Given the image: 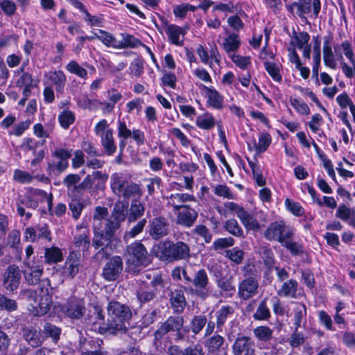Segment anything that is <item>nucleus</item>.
I'll return each instance as SVG.
<instances>
[{"label": "nucleus", "mask_w": 355, "mask_h": 355, "mask_svg": "<svg viewBox=\"0 0 355 355\" xmlns=\"http://www.w3.org/2000/svg\"><path fill=\"white\" fill-rule=\"evenodd\" d=\"M240 44L241 42L238 35L231 34L225 38L223 46L225 50L230 53L237 50L239 48Z\"/></svg>", "instance_id": "864d4df0"}, {"label": "nucleus", "mask_w": 355, "mask_h": 355, "mask_svg": "<svg viewBox=\"0 0 355 355\" xmlns=\"http://www.w3.org/2000/svg\"><path fill=\"white\" fill-rule=\"evenodd\" d=\"M202 88L205 92L208 105L216 110H221L224 103L223 96L213 87H209L202 85Z\"/></svg>", "instance_id": "b1692460"}, {"label": "nucleus", "mask_w": 355, "mask_h": 355, "mask_svg": "<svg viewBox=\"0 0 355 355\" xmlns=\"http://www.w3.org/2000/svg\"><path fill=\"white\" fill-rule=\"evenodd\" d=\"M311 0H299L294 2L290 6V9L297 8V14L300 17H302L304 15L311 12Z\"/></svg>", "instance_id": "a18cd8bd"}, {"label": "nucleus", "mask_w": 355, "mask_h": 355, "mask_svg": "<svg viewBox=\"0 0 355 355\" xmlns=\"http://www.w3.org/2000/svg\"><path fill=\"white\" fill-rule=\"evenodd\" d=\"M155 297L156 293L154 291L140 289L137 292V297L141 304L151 302Z\"/></svg>", "instance_id": "0e129e2a"}, {"label": "nucleus", "mask_w": 355, "mask_h": 355, "mask_svg": "<svg viewBox=\"0 0 355 355\" xmlns=\"http://www.w3.org/2000/svg\"><path fill=\"white\" fill-rule=\"evenodd\" d=\"M224 228L228 233L236 237L243 236V231L235 219L227 220L224 225Z\"/></svg>", "instance_id": "de8ad7c7"}, {"label": "nucleus", "mask_w": 355, "mask_h": 355, "mask_svg": "<svg viewBox=\"0 0 355 355\" xmlns=\"http://www.w3.org/2000/svg\"><path fill=\"white\" fill-rule=\"evenodd\" d=\"M207 322V317L205 315H196L191 322V329L193 334H198Z\"/></svg>", "instance_id": "5fc2aeb1"}, {"label": "nucleus", "mask_w": 355, "mask_h": 355, "mask_svg": "<svg viewBox=\"0 0 355 355\" xmlns=\"http://www.w3.org/2000/svg\"><path fill=\"white\" fill-rule=\"evenodd\" d=\"M43 271V266L31 265L28 262L26 263V268L24 270L25 280L30 285H36L40 282Z\"/></svg>", "instance_id": "393cba45"}, {"label": "nucleus", "mask_w": 355, "mask_h": 355, "mask_svg": "<svg viewBox=\"0 0 355 355\" xmlns=\"http://www.w3.org/2000/svg\"><path fill=\"white\" fill-rule=\"evenodd\" d=\"M75 113L67 109L63 110L58 115L60 125L65 130L68 129L75 122Z\"/></svg>", "instance_id": "58836bf2"}, {"label": "nucleus", "mask_w": 355, "mask_h": 355, "mask_svg": "<svg viewBox=\"0 0 355 355\" xmlns=\"http://www.w3.org/2000/svg\"><path fill=\"white\" fill-rule=\"evenodd\" d=\"M128 205L122 201H118L114 204L112 214V220L120 224L127 218Z\"/></svg>", "instance_id": "f704fd0d"}, {"label": "nucleus", "mask_w": 355, "mask_h": 355, "mask_svg": "<svg viewBox=\"0 0 355 355\" xmlns=\"http://www.w3.org/2000/svg\"><path fill=\"white\" fill-rule=\"evenodd\" d=\"M21 333L23 338L32 347L41 346L44 341L40 330L34 326H24L21 329Z\"/></svg>", "instance_id": "412c9836"}, {"label": "nucleus", "mask_w": 355, "mask_h": 355, "mask_svg": "<svg viewBox=\"0 0 355 355\" xmlns=\"http://www.w3.org/2000/svg\"><path fill=\"white\" fill-rule=\"evenodd\" d=\"M79 259L78 254L76 252H71L68 256L64 267L63 268V273L65 277L73 278L79 270Z\"/></svg>", "instance_id": "cd10ccee"}, {"label": "nucleus", "mask_w": 355, "mask_h": 355, "mask_svg": "<svg viewBox=\"0 0 355 355\" xmlns=\"http://www.w3.org/2000/svg\"><path fill=\"white\" fill-rule=\"evenodd\" d=\"M292 238L284 239V241L281 243L282 245L286 248L293 256L302 255L303 254V246L300 243L293 241Z\"/></svg>", "instance_id": "37998d69"}, {"label": "nucleus", "mask_w": 355, "mask_h": 355, "mask_svg": "<svg viewBox=\"0 0 355 355\" xmlns=\"http://www.w3.org/2000/svg\"><path fill=\"white\" fill-rule=\"evenodd\" d=\"M0 7L2 11L9 17L15 15L17 6L12 0H0Z\"/></svg>", "instance_id": "774afa93"}, {"label": "nucleus", "mask_w": 355, "mask_h": 355, "mask_svg": "<svg viewBox=\"0 0 355 355\" xmlns=\"http://www.w3.org/2000/svg\"><path fill=\"white\" fill-rule=\"evenodd\" d=\"M21 278V270L17 266L12 264L8 266L3 275L5 289L11 292L16 291L19 286Z\"/></svg>", "instance_id": "2eb2a0df"}, {"label": "nucleus", "mask_w": 355, "mask_h": 355, "mask_svg": "<svg viewBox=\"0 0 355 355\" xmlns=\"http://www.w3.org/2000/svg\"><path fill=\"white\" fill-rule=\"evenodd\" d=\"M232 352L234 355H255V343L249 336H239L233 343Z\"/></svg>", "instance_id": "a211bd4d"}, {"label": "nucleus", "mask_w": 355, "mask_h": 355, "mask_svg": "<svg viewBox=\"0 0 355 355\" xmlns=\"http://www.w3.org/2000/svg\"><path fill=\"white\" fill-rule=\"evenodd\" d=\"M163 28L171 44L179 46H183L184 37L186 34V31L183 28L168 24L166 20L163 21Z\"/></svg>", "instance_id": "aec40b11"}, {"label": "nucleus", "mask_w": 355, "mask_h": 355, "mask_svg": "<svg viewBox=\"0 0 355 355\" xmlns=\"http://www.w3.org/2000/svg\"><path fill=\"white\" fill-rule=\"evenodd\" d=\"M122 40H117L116 49H127V48H136L139 46L143 45L142 42L135 36L128 34L121 33Z\"/></svg>", "instance_id": "72a5a7b5"}, {"label": "nucleus", "mask_w": 355, "mask_h": 355, "mask_svg": "<svg viewBox=\"0 0 355 355\" xmlns=\"http://www.w3.org/2000/svg\"><path fill=\"white\" fill-rule=\"evenodd\" d=\"M62 312L73 320L80 319L85 313L86 309L83 300L71 297L61 306Z\"/></svg>", "instance_id": "4468645a"}, {"label": "nucleus", "mask_w": 355, "mask_h": 355, "mask_svg": "<svg viewBox=\"0 0 355 355\" xmlns=\"http://www.w3.org/2000/svg\"><path fill=\"white\" fill-rule=\"evenodd\" d=\"M41 292L44 294V296L39 295L37 292L32 289H24L21 290L19 293V297L27 301L31 302L33 306V315L35 316L44 315L49 311L51 307V300L48 295V288H44L46 286L50 285L49 279L42 280Z\"/></svg>", "instance_id": "20e7f679"}, {"label": "nucleus", "mask_w": 355, "mask_h": 355, "mask_svg": "<svg viewBox=\"0 0 355 355\" xmlns=\"http://www.w3.org/2000/svg\"><path fill=\"white\" fill-rule=\"evenodd\" d=\"M96 39L101 40L106 46L116 49L117 40L110 33L98 30Z\"/></svg>", "instance_id": "09e8293b"}, {"label": "nucleus", "mask_w": 355, "mask_h": 355, "mask_svg": "<svg viewBox=\"0 0 355 355\" xmlns=\"http://www.w3.org/2000/svg\"><path fill=\"white\" fill-rule=\"evenodd\" d=\"M184 319L183 316L171 315L169 316L164 322L161 323L158 329L155 331L154 336L156 340H161L164 336L169 332L175 333V340L180 341L183 340L184 335L181 332L184 327Z\"/></svg>", "instance_id": "6e6552de"}, {"label": "nucleus", "mask_w": 355, "mask_h": 355, "mask_svg": "<svg viewBox=\"0 0 355 355\" xmlns=\"http://www.w3.org/2000/svg\"><path fill=\"white\" fill-rule=\"evenodd\" d=\"M224 341L225 339L223 336L218 334H214L207 340L206 347L210 352H215L219 350L220 347L223 345Z\"/></svg>", "instance_id": "3c124183"}, {"label": "nucleus", "mask_w": 355, "mask_h": 355, "mask_svg": "<svg viewBox=\"0 0 355 355\" xmlns=\"http://www.w3.org/2000/svg\"><path fill=\"white\" fill-rule=\"evenodd\" d=\"M191 284L193 286L184 288V290L191 295H195L202 300L211 295L212 285L205 269L200 268L196 271Z\"/></svg>", "instance_id": "0eeeda50"}, {"label": "nucleus", "mask_w": 355, "mask_h": 355, "mask_svg": "<svg viewBox=\"0 0 355 355\" xmlns=\"http://www.w3.org/2000/svg\"><path fill=\"white\" fill-rule=\"evenodd\" d=\"M49 79L55 85V89L58 92L62 93L65 86L67 78L62 71H55L49 76Z\"/></svg>", "instance_id": "a19ab883"}, {"label": "nucleus", "mask_w": 355, "mask_h": 355, "mask_svg": "<svg viewBox=\"0 0 355 355\" xmlns=\"http://www.w3.org/2000/svg\"><path fill=\"white\" fill-rule=\"evenodd\" d=\"M234 243L232 237L219 238L214 241L212 249L220 253L223 250L233 246Z\"/></svg>", "instance_id": "603ef678"}, {"label": "nucleus", "mask_w": 355, "mask_h": 355, "mask_svg": "<svg viewBox=\"0 0 355 355\" xmlns=\"http://www.w3.org/2000/svg\"><path fill=\"white\" fill-rule=\"evenodd\" d=\"M254 337L259 341L268 342L273 335V330L268 326H259L253 329Z\"/></svg>", "instance_id": "ea45409f"}, {"label": "nucleus", "mask_w": 355, "mask_h": 355, "mask_svg": "<svg viewBox=\"0 0 355 355\" xmlns=\"http://www.w3.org/2000/svg\"><path fill=\"white\" fill-rule=\"evenodd\" d=\"M44 258L46 263L48 264L56 263L62 261L63 254L61 249L58 247L46 248Z\"/></svg>", "instance_id": "c9c22d12"}, {"label": "nucleus", "mask_w": 355, "mask_h": 355, "mask_svg": "<svg viewBox=\"0 0 355 355\" xmlns=\"http://www.w3.org/2000/svg\"><path fill=\"white\" fill-rule=\"evenodd\" d=\"M95 134L101 138V144L105 153L111 156L116 151V145L113 137L114 131L109 128V124L105 119L101 120L94 128Z\"/></svg>", "instance_id": "9d476101"}, {"label": "nucleus", "mask_w": 355, "mask_h": 355, "mask_svg": "<svg viewBox=\"0 0 355 355\" xmlns=\"http://www.w3.org/2000/svg\"><path fill=\"white\" fill-rule=\"evenodd\" d=\"M80 180V174L70 173L65 176L62 184L67 189V196H69V191H72L73 187L78 184Z\"/></svg>", "instance_id": "13d9d810"}, {"label": "nucleus", "mask_w": 355, "mask_h": 355, "mask_svg": "<svg viewBox=\"0 0 355 355\" xmlns=\"http://www.w3.org/2000/svg\"><path fill=\"white\" fill-rule=\"evenodd\" d=\"M237 217L241 220L242 224L246 229L258 230L259 224L252 213L246 211L243 207L240 209Z\"/></svg>", "instance_id": "7c9ffc66"}, {"label": "nucleus", "mask_w": 355, "mask_h": 355, "mask_svg": "<svg viewBox=\"0 0 355 355\" xmlns=\"http://www.w3.org/2000/svg\"><path fill=\"white\" fill-rule=\"evenodd\" d=\"M354 216L355 209H351L345 204L340 205L336 209V217L345 222H349V220Z\"/></svg>", "instance_id": "49530a36"}, {"label": "nucleus", "mask_w": 355, "mask_h": 355, "mask_svg": "<svg viewBox=\"0 0 355 355\" xmlns=\"http://www.w3.org/2000/svg\"><path fill=\"white\" fill-rule=\"evenodd\" d=\"M226 257L236 264H240L244 259V252L238 248H234L226 250Z\"/></svg>", "instance_id": "e2e57ef3"}, {"label": "nucleus", "mask_w": 355, "mask_h": 355, "mask_svg": "<svg viewBox=\"0 0 355 355\" xmlns=\"http://www.w3.org/2000/svg\"><path fill=\"white\" fill-rule=\"evenodd\" d=\"M169 226V223L165 217H155L149 221V235L154 240H159L168 234Z\"/></svg>", "instance_id": "f3484780"}, {"label": "nucleus", "mask_w": 355, "mask_h": 355, "mask_svg": "<svg viewBox=\"0 0 355 355\" xmlns=\"http://www.w3.org/2000/svg\"><path fill=\"white\" fill-rule=\"evenodd\" d=\"M13 180L20 184H28L33 181V177L25 171L15 169L14 171Z\"/></svg>", "instance_id": "bf43d9fd"}, {"label": "nucleus", "mask_w": 355, "mask_h": 355, "mask_svg": "<svg viewBox=\"0 0 355 355\" xmlns=\"http://www.w3.org/2000/svg\"><path fill=\"white\" fill-rule=\"evenodd\" d=\"M195 197L188 193H175L166 197L167 207H173V211L183 209L189 205H184L186 202L194 201Z\"/></svg>", "instance_id": "4be33fe9"}, {"label": "nucleus", "mask_w": 355, "mask_h": 355, "mask_svg": "<svg viewBox=\"0 0 355 355\" xmlns=\"http://www.w3.org/2000/svg\"><path fill=\"white\" fill-rule=\"evenodd\" d=\"M108 314L107 322L104 327H101L106 332L111 334L118 333H126V322H128L132 317L131 308L125 304L112 300L107 306Z\"/></svg>", "instance_id": "f257e3e1"}, {"label": "nucleus", "mask_w": 355, "mask_h": 355, "mask_svg": "<svg viewBox=\"0 0 355 355\" xmlns=\"http://www.w3.org/2000/svg\"><path fill=\"white\" fill-rule=\"evenodd\" d=\"M52 198V193H48L41 189H31L25 196L19 197L16 203L17 213L21 217L25 216L28 220L32 217V213L26 211L25 208L35 210L39 203L44 201L47 202L48 209L51 211Z\"/></svg>", "instance_id": "f03ea898"}, {"label": "nucleus", "mask_w": 355, "mask_h": 355, "mask_svg": "<svg viewBox=\"0 0 355 355\" xmlns=\"http://www.w3.org/2000/svg\"><path fill=\"white\" fill-rule=\"evenodd\" d=\"M271 317L270 311L267 306L266 299L260 302L253 315L255 320H268Z\"/></svg>", "instance_id": "79ce46f5"}, {"label": "nucleus", "mask_w": 355, "mask_h": 355, "mask_svg": "<svg viewBox=\"0 0 355 355\" xmlns=\"http://www.w3.org/2000/svg\"><path fill=\"white\" fill-rule=\"evenodd\" d=\"M259 282L256 275H244L238 284V297L244 301L249 300L259 293Z\"/></svg>", "instance_id": "f8f14e48"}, {"label": "nucleus", "mask_w": 355, "mask_h": 355, "mask_svg": "<svg viewBox=\"0 0 355 355\" xmlns=\"http://www.w3.org/2000/svg\"><path fill=\"white\" fill-rule=\"evenodd\" d=\"M234 312V307L230 305H223L216 311L215 318L217 331H223L225 322L229 318L233 317Z\"/></svg>", "instance_id": "a878e982"}, {"label": "nucleus", "mask_w": 355, "mask_h": 355, "mask_svg": "<svg viewBox=\"0 0 355 355\" xmlns=\"http://www.w3.org/2000/svg\"><path fill=\"white\" fill-rule=\"evenodd\" d=\"M73 245L79 250L83 252L87 251L90 248L89 231L86 229L80 228L73 238Z\"/></svg>", "instance_id": "c756f323"}, {"label": "nucleus", "mask_w": 355, "mask_h": 355, "mask_svg": "<svg viewBox=\"0 0 355 355\" xmlns=\"http://www.w3.org/2000/svg\"><path fill=\"white\" fill-rule=\"evenodd\" d=\"M18 305L15 300L8 298L4 295L0 293V310L12 312L16 311Z\"/></svg>", "instance_id": "4d7b16f0"}, {"label": "nucleus", "mask_w": 355, "mask_h": 355, "mask_svg": "<svg viewBox=\"0 0 355 355\" xmlns=\"http://www.w3.org/2000/svg\"><path fill=\"white\" fill-rule=\"evenodd\" d=\"M146 224V220L143 218L134 225L129 231L125 233V239H132L141 233Z\"/></svg>", "instance_id": "69168bd1"}, {"label": "nucleus", "mask_w": 355, "mask_h": 355, "mask_svg": "<svg viewBox=\"0 0 355 355\" xmlns=\"http://www.w3.org/2000/svg\"><path fill=\"white\" fill-rule=\"evenodd\" d=\"M270 144V135L267 132H263L259 136V143L255 144L256 150L258 153L265 152Z\"/></svg>", "instance_id": "052dcab7"}, {"label": "nucleus", "mask_w": 355, "mask_h": 355, "mask_svg": "<svg viewBox=\"0 0 355 355\" xmlns=\"http://www.w3.org/2000/svg\"><path fill=\"white\" fill-rule=\"evenodd\" d=\"M43 333L46 337H51L53 340L57 341L60 338L61 329L51 323L46 322L44 325Z\"/></svg>", "instance_id": "6e6d98bb"}, {"label": "nucleus", "mask_w": 355, "mask_h": 355, "mask_svg": "<svg viewBox=\"0 0 355 355\" xmlns=\"http://www.w3.org/2000/svg\"><path fill=\"white\" fill-rule=\"evenodd\" d=\"M69 209L71 211L72 217L77 220L80 218L82 211L84 208L83 200L79 198H70Z\"/></svg>", "instance_id": "8fccbe9b"}, {"label": "nucleus", "mask_w": 355, "mask_h": 355, "mask_svg": "<svg viewBox=\"0 0 355 355\" xmlns=\"http://www.w3.org/2000/svg\"><path fill=\"white\" fill-rule=\"evenodd\" d=\"M297 287V280L291 279L283 282L280 288L277 291V294L282 297L296 298Z\"/></svg>", "instance_id": "c85d7f7f"}, {"label": "nucleus", "mask_w": 355, "mask_h": 355, "mask_svg": "<svg viewBox=\"0 0 355 355\" xmlns=\"http://www.w3.org/2000/svg\"><path fill=\"white\" fill-rule=\"evenodd\" d=\"M110 187L116 196L125 200L139 198L143 195L140 186L137 183L128 182L122 173H114L111 175Z\"/></svg>", "instance_id": "39448f33"}, {"label": "nucleus", "mask_w": 355, "mask_h": 355, "mask_svg": "<svg viewBox=\"0 0 355 355\" xmlns=\"http://www.w3.org/2000/svg\"><path fill=\"white\" fill-rule=\"evenodd\" d=\"M264 65L266 70L275 81L280 82L282 80V76L279 73V69L276 64L266 62L264 63Z\"/></svg>", "instance_id": "338daca9"}, {"label": "nucleus", "mask_w": 355, "mask_h": 355, "mask_svg": "<svg viewBox=\"0 0 355 355\" xmlns=\"http://www.w3.org/2000/svg\"><path fill=\"white\" fill-rule=\"evenodd\" d=\"M198 216V212L190 206L185 207L178 213L176 223L182 227H191L196 223Z\"/></svg>", "instance_id": "5701e85b"}, {"label": "nucleus", "mask_w": 355, "mask_h": 355, "mask_svg": "<svg viewBox=\"0 0 355 355\" xmlns=\"http://www.w3.org/2000/svg\"><path fill=\"white\" fill-rule=\"evenodd\" d=\"M24 237L27 241L35 242L40 239H44L51 242L52 237L49 227L47 225H36L27 227L24 232Z\"/></svg>", "instance_id": "6ab92c4d"}, {"label": "nucleus", "mask_w": 355, "mask_h": 355, "mask_svg": "<svg viewBox=\"0 0 355 355\" xmlns=\"http://www.w3.org/2000/svg\"><path fill=\"white\" fill-rule=\"evenodd\" d=\"M293 309V324L296 331L306 324V307L305 304L295 302Z\"/></svg>", "instance_id": "2f4dec72"}, {"label": "nucleus", "mask_w": 355, "mask_h": 355, "mask_svg": "<svg viewBox=\"0 0 355 355\" xmlns=\"http://www.w3.org/2000/svg\"><path fill=\"white\" fill-rule=\"evenodd\" d=\"M145 212L144 205L139 200H133L131 202L127 219L129 223L135 222L141 218Z\"/></svg>", "instance_id": "473e14b6"}, {"label": "nucleus", "mask_w": 355, "mask_h": 355, "mask_svg": "<svg viewBox=\"0 0 355 355\" xmlns=\"http://www.w3.org/2000/svg\"><path fill=\"white\" fill-rule=\"evenodd\" d=\"M323 60L324 64L331 68H336V62L334 58V53L331 49V46L329 44V40L326 39L324 42L323 45Z\"/></svg>", "instance_id": "4c0bfd02"}, {"label": "nucleus", "mask_w": 355, "mask_h": 355, "mask_svg": "<svg viewBox=\"0 0 355 355\" xmlns=\"http://www.w3.org/2000/svg\"><path fill=\"white\" fill-rule=\"evenodd\" d=\"M170 303L175 313H182L187 306V300L182 289H175L171 292Z\"/></svg>", "instance_id": "bb28decb"}, {"label": "nucleus", "mask_w": 355, "mask_h": 355, "mask_svg": "<svg viewBox=\"0 0 355 355\" xmlns=\"http://www.w3.org/2000/svg\"><path fill=\"white\" fill-rule=\"evenodd\" d=\"M114 241V239L112 237H108V235L104 234L103 231L95 233L93 239V245L96 249L100 248L96 254L98 259H106L111 254L115 248Z\"/></svg>", "instance_id": "ddd939ff"}, {"label": "nucleus", "mask_w": 355, "mask_h": 355, "mask_svg": "<svg viewBox=\"0 0 355 355\" xmlns=\"http://www.w3.org/2000/svg\"><path fill=\"white\" fill-rule=\"evenodd\" d=\"M125 256L127 257L128 267L134 272L137 271L135 268L146 266L151 262L150 256L146 247L140 241H135L128 245Z\"/></svg>", "instance_id": "423d86ee"}, {"label": "nucleus", "mask_w": 355, "mask_h": 355, "mask_svg": "<svg viewBox=\"0 0 355 355\" xmlns=\"http://www.w3.org/2000/svg\"><path fill=\"white\" fill-rule=\"evenodd\" d=\"M263 234L267 240L281 243L284 239L293 237L294 232L284 220H277L268 225Z\"/></svg>", "instance_id": "9b49d317"}, {"label": "nucleus", "mask_w": 355, "mask_h": 355, "mask_svg": "<svg viewBox=\"0 0 355 355\" xmlns=\"http://www.w3.org/2000/svg\"><path fill=\"white\" fill-rule=\"evenodd\" d=\"M123 268V260L119 256L112 257L103 268L102 276L108 281L116 280L121 274Z\"/></svg>", "instance_id": "dca6fc26"}, {"label": "nucleus", "mask_w": 355, "mask_h": 355, "mask_svg": "<svg viewBox=\"0 0 355 355\" xmlns=\"http://www.w3.org/2000/svg\"><path fill=\"white\" fill-rule=\"evenodd\" d=\"M192 233L203 238L206 243H210L212 239V234L209 230L203 225H196V227L192 230Z\"/></svg>", "instance_id": "680f3d73"}, {"label": "nucleus", "mask_w": 355, "mask_h": 355, "mask_svg": "<svg viewBox=\"0 0 355 355\" xmlns=\"http://www.w3.org/2000/svg\"><path fill=\"white\" fill-rule=\"evenodd\" d=\"M66 69L71 73L86 80L87 78V71L80 66L76 61L71 60L66 66Z\"/></svg>", "instance_id": "c03bdc74"}, {"label": "nucleus", "mask_w": 355, "mask_h": 355, "mask_svg": "<svg viewBox=\"0 0 355 355\" xmlns=\"http://www.w3.org/2000/svg\"><path fill=\"white\" fill-rule=\"evenodd\" d=\"M72 150L56 148L52 153L53 159L48 162L47 170L49 173L59 175L64 172L69 167V159L72 155Z\"/></svg>", "instance_id": "1a4fd4ad"}, {"label": "nucleus", "mask_w": 355, "mask_h": 355, "mask_svg": "<svg viewBox=\"0 0 355 355\" xmlns=\"http://www.w3.org/2000/svg\"><path fill=\"white\" fill-rule=\"evenodd\" d=\"M196 123L199 128L208 130L214 127L216 121L211 114L206 112L196 118Z\"/></svg>", "instance_id": "e433bc0d"}, {"label": "nucleus", "mask_w": 355, "mask_h": 355, "mask_svg": "<svg viewBox=\"0 0 355 355\" xmlns=\"http://www.w3.org/2000/svg\"><path fill=\"white\" fill-rule=\"evenodd\" d=\"M157 256L163 261L173 262L189 260L191 257V248L183 241L166 240L159 248Z\"/></svg>", "instance_id": "7ed1b4c3"}]
</instances>
